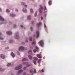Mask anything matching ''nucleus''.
Masks as SVG:
<instances>
[{
  "label": "nucleus",
  "mask_w": 75,
  "mask_h": 75,
  "mask_svg": "<svg viewBox=\"0 0 75 75\" xmlns=\"http://www.w3.org/2000/svg\"><path fill=\"white\" fill-rule=\"evenodd\" d=\"M22 67V65H20L18 67H16L15 68V69L16 70H18V69H21Z\"/></svg>",
  "instance_id": "obj_1"
},
{
  "label": "nucleus",
  "mask_w": 75,
  "mask_h": 75,
  "mask_svg": "<svg viewBox=\"0 0 75 75\" xmlns=\"http://www.w3.org/2000/svg\"><path fill=\"white\" fill-rule=\"evenodd\" d=\"M36 35H35V34H34L33 37H37V38H38V37H39V32L38 31H37L36 32Z\"/></svg>",
  "instance_id": "obj_2"
},
{
  "label": "nucleus",
  "mask_w": 75,
  "mask_h": 75,
  "mask_svg": "<svg viewBox=\"0 0 75 75\" xmlns=\"http://www.w3.org/2000/svg\"><path fill=\"white\" fill-rule=\"evenodd\" d=\"M40 8L39 9V11L40 13H41L42 11V10H43V8L42 6H40Z\"/></svg>",
  "instance_id": "obj_3"
},
{
  "label": "nucleus",
  "mask_w": 75,
  "mask_h": 75,
  "mask_svg": "<svg viewBox=\"0 0 75 75\" xmlns=\"http://www.w3.org/2000/svg\"><path fill=\"white\" fill-rule=\"evenodd\" d=\"M16 38L17 40L19 39V35L18 33H17L15 35Z\"/></svg>",
  "instance_id": "obj_4"
},
{
  "label": "nucleus",
  "mask_w": 75,
  "mask_h": 75,
  "mask_svg": "<svg viewBox=\"0 0 75 75\" xmlns=\"http://www.w3.org/2000/svg\"><path fill=\"white\" fill-rule=\"evenodd\" d=\"M24 47L23 46H21L19 48V51H21V50H24Z\"/></svg>",
  "instance_id": "obj_5"
},
{
  "label": "nucleus",
  "mask_w": 75,
  "mask_h": 75,
  "mask_svg": "<svg viewBox=\"0 0 75 75\" xmlns=\"http://www.w3.org/2000/svg\"><path fill=\"white\" fill-rule=\"evenodd\" d=\"M39 43L42 46L44 45V43H43V40H41L39 42Z\"/></svg>",
  "instance_id": "obj_6"
},
{
  "label": "nucleus",
  "mask_w": 75,
  "mask_h": 75,
  "mask_svg": "<svg viewBox=\"0 0 75 75\" xmlns=\"http://www.w3.org/2000/svg\"><path fill=\"white\" fill-rule=\"evenodd\" d=\"M0 57L2 59H4L5 58V56H4V55L3 54H1L0 55Z\"/></svg>",
  "instance_id": "obj_7"
},
{
  "label": "nucleus",
  "mask_w": 75,
  "mask_h": 75,
  "mask_svg": "<svg viewBox=\"0 0 75 75\" xmlns=\"http://www.w3.org/2000/svg\"><path fill=\"white\" fill-rule=\"evenodd\" d=\"M6 34L7 35H11L12 33L10 31H8L6 32Z\"/></svg>",
  "instance_id": "obj_8"
},
{
  "label": "nucleus",
  "mask_w": 75,
  "mask_h": 75,
  "mask_svg": "<svg viewBox=\"0 0 75 75\" xmlns=\"http://www.w3.org/2000/svg\"><path fill=\"white\" fill-rule=\"evenodd\" d=\"M37 56L39 58H41V54H37Z\"/></svg>",
  "instance_id": "obj_9"
},
{
  "label": "nucleus",
  "mask_w": 75,
  "mask_h": 75,
  "mask_svg": "<svg viewBox=\"0 0 75 75\" xmlns=\"http://www.w3.org/2000/svg\"><path fill=\"white\" fill-rule=\"evenodd\" d=\"M10 16L11 17H14L16 16V15L13 13H12L10 14Z\"/></svg>",
  "instance_id": "obj_10"
},
{
  "label": "nucleus",
  "mask_w": 75,
  "mask_h": 75,
  "mask_svg": "<svg viewBox=\"0 0 75 75\" xmlns=\"http://www.w3.org/2000/svg\"><path fill=\"white\" fill-rule=\"evenodd\" d=\"M21 5L23 6H25V7H27V6L25 5V4L24 2H22L21 3Z\"/></svg>",
  "instance_id": "obj_11"
},
{
  "label": "nucleus",
  "mask_w": 75,
  "mask_h": 75,
  "mask_svg": "<svg viewBox=\"0 0 75 75\" xmlns=\"http://www.w3.org/2000/svg\"><path fill=\"white\" fill-rule=\"evenodd\" d=\"M23 71V70H19L18 73V74H21V72H22Z\"/></svg>",
  "instance_id": "obj_12"
},
{
  "label": "nucleus",
  "mask_w": 75,
  "mask_h": 75,
  "mask_svg": "<svg viewBox=\"0 0 75 75\" xmlns=\"http://www.w3.org/2000/svg\"><path fill=\"white\" fill-rule=\"evenodd\" d=\"M0 20L1 21H4V19L1 16H0Z\"/></svg>",
  "instance_id": "obj_13"
},
{
  "label": "nucleus",
  "mask_w": 75,
  "mask_h": 75,
  "mask_svg": "<svg viewBox=\"0 0 75 75\" xmlns=\"http://www.w3.org/2000/svg\"><path fill=\"white\" fill-rule=\"evenodd\" d=\"M11 55L12 57H13V58H14V57H15V55H14V54L12 52L11 53Z\"/></svg>",
  "instance_id": "obj_14"
},
{
  "label": "nucleus",
  "mask_w": 75,
  "mask_h": 75,
  "mask_svg": "<svg viewBox=\"0 0 75 75\" xmlns=\"http://www.w3.org/2000/svg\"><path fill=\"white\" fill-rule=\"evenodd\" d=\"M36 43V42H35V41H34L32 43V45H35Z\"/></svg>",
  "instance_id": "obj_15"
},
{
  "label": "nucleus",
  "mask_w": 75,
  "mask_h": 75,
  "mask_svg": "<svg viewBox=\"0 0 75 75\" xmlns=\"http://www.w3.org/2000/svg\"><path fill=\"white\" fill-rule=\"evenodd\" d=\"M41 24H42V23H40L39 24H37V27H39V26H40Z\"/></svg>",
  "instance_id": "obj_16"
},
{
  "label": "nucleus",
  "mask_w": 75,
  "mask_h": 75,
  "mask_svg": "<svg viewBox=\"0 0 75 75\" xmlns=\"http://www.w3.org/2000/svg\"><path fill=\"white\" fill-rule=\"evenodd\" d=\"M28 60V59H27V58H24L22 60V62L25 61H27Z\"/></svg>",
  "instance_id": "obj_17"
},
{
  "label": "nucleus",
  "mask_w": 75,
  "mask_h": 75,
  "mask_svg": "<svg viewBox=\"0 0 75 75\" xmlns=\"http://www.w3.org/2000/svg\"><path fill=\"white\" fill-rule=\"evenodd\" d=\"M28 57L29 59H33V57H32L30 55H29V56H28Z\"/></svg>",
  "instance_id": "obj_18"
},
{
  "label": "nucleus",
  "mask_w": 75,
  "mask_h": 75,
  "mask_svg": "<svg viewBox=\"0 0 75 75\" xmlns=\"http://www.w3.org/2000/svg\"><path fill=\"white\" fill-rule=\"evenodd\" d=\"M29 40L30 41H31L33 40V38L31 37H30L29 38Z\"/></svg>",
  "instance_id": "obj_19"
},
{
  "label": "nucleus",
  "mask_w": 75,
  "mask_h": 75,
  "mask_svg": "<svg viewBox=\"0 0 75 75\" xmlns=\"http://www.w3.org/2000/svg\"><path fill=\"white\" fill-rule=\"evenodd\" d=\"M23 11L24 13H26L27 12V10L26 9L24 10V9H23Z\"/></svg>",
  "instance_id": "obj_20"
},
{
  "label": "nucleus",
  "mask_w": 75,
  "mask_h": 75,
  "mask_svg": "<svg viewBox=\"0 0 75 75\" xmlns=\"http://www.w3.org/2000/svg\"><path fill=\"white\" fill-rule=\"evenodd\" d=\"M30 13H33V9H31L30 10Z\"/></svg>",
  "instance_id": "obj_21"
},
{
  "label": "nucleus",
  "mask_w": 75,
  "mask_h": 75,
  "mask_svg": "<svg viewBox=\"0 0 75 75\" xmlns=\"http://www.w3.org/2000/svg\"><path fill=\"white\" fill-rule=\"evenodd\" d=\"M31 18V16H28V20H30Z\"/></svg>",
  "instance_id": "obj_22"
},
{
  "label": "nucleus",
  "mask_w": 75,
  "mask_h": 75,
  "mask_svg": "<svg viewBox=\"0 0 75 75\" xmlns=\"http://www.w3.org/2000/svg\"><path fill=\"white\" fill-rule=\"evenodd\" d=\"M52 2V1H49V5H51V4Z\"/></svg>",
  "instance_id": "obj_23"
},
{
  "label": "nucleus",
  "mask_w": 75,
  "mask_h": 75,
  "mask_svg": "<svg viewBox=\"0 0 75 75\" xmlns=\"http://www.w3.org/2000/svg\"><path fill=\"white\" fill-rule=\"evenodd\" d=\"M11 65V64L10 63H8L7 65V67H10V66Z\"/></svg>",
  "instance_id": "obj_24"
},
{
  "label": "nucleus",
  "mask_w": 75,
  "mask_h": 75,
  "mask_svg": "<svg viewBox=\"0 0 75 75\" xmlns=\"http://www.w3.org/2000/svg\"><path fill=\"white\" fill-rule=\"evenodd\" d=\"M37 12H36L35 13V17H37Z\"/></svg>",
  "instance_id": "obj_25"
},
{
  "label": "nucleus",
  "mask_w": 75,
  "mask_h": 75,
  "mask_svg": "<svg viewBox=\"0 0 75 75\" xmlns=\"http://www.w3.org/2000/svg\"><path fill=\"white\" fill-rule=\"evenodd\" d=\"M34 60H35V61H36V60H37V57H34Z\"/></svg>",
  "instance_id": "obj_26"
},
{
  "label": "nucleus",
  "mask_w": 75,
  "mask_h": 75,
  "mask_svg": "<svg viewBox=\"0 0 75 75\" xmlns=\"http://www.w3.org/2000/svg\"><path fill=\"white\" fill-rule=\"evenodd\" d=\"M41 61V59H40L38 62V63H40Z\"/></svg>",
  "instance_id": "obj_27"
},
{
  "label": "nucleus",
  "mask_w": 75,
  "mask_h": 75,
  "mask_svg": "<svg viewBox=\"0 0 75 75\" xmlns=\"http://www.w3.org/2000/svg\"><path fill=\"white\" fill-rule=\"evenodd\" d=\"M28 64L27 63H26V62H23V65H25L26 64Z\"/></svg>",
  "instance_id": "obj_28"
},
{
  "label": "nucleus",
  "mask_w": 75,
  "mask_h": 75,
  "mask_svg": "<svg viewBox=\"0 0 75 75\" xmlns=\"http://www.w3.org/2000/svg\"><path fill=\"white\" fill-rule=\"evenodd\" d=\"M28 53H29V54H31V53H32V52L31 51V50H29L28 51Z\"/></svg>",
  "instance_id": "obj_29"
},
{
  "label": "nucleus",
  "mask_w": 75,
  "mask_h": 75,
  "mask_svg": "<svg viewBox=\"0 0 75 75\" xmlns=\"http://www.w3.org/2000/svg\"><path fill=\"white\" fill-rule=\"evenodd\" d=\"M33 63L35 64V65H36V62L35 61H33Z\"/></svg>",
  "instance_id": "obj_30"
},
{
  "label": "nucleus",
  "mask_w": 75,
  "mask_h": 75,
  "mask_svg": "<svg viewBox=\"0 0 75 75\" xmlns=\"http://www.w3.org/2000/svg\"><path fill=\"white\" fill-rule=\"evenodd\" d=\"M6 12L7 13H9V12H10V11L8 9H6Z\"/></svg>",
  "instance_id": "obj_31"
},
{
  "label": "nucleus",
  "mask_w": 75,
  "mask_h": 75,
  "mask_svg": "<svg viewBox=\"0 0 75 75\" xmlns=\"http://www.w3.org/2000/svg\"><path fill=\"white\" fill-rule=\"evenodd\" d=\"M0 40H3V38L1 37H0Z\"/></svg>",
  "instance_id": "obj_32"
},
{
  "label": "nucleus",
  "mask_w": 75,
  "mask_h": 75,
  "mask_svg": "<svg viewBox=\"0 0 75 75\" xmlns=\"http://www.w3.org/2000/svg\"><path fill=\"white\" fill-rule=\"evenodd\" d=\"M9 42H10V43H11V42H13V40H11L9 41Z\"/></svg>",
  "instance_id": "obj_33"
},
{
  "label": "nucleus",
  "mask_w": 75,
  "mask_h": 75,
  "mask_svg": "<svg viewBox=\"0 0 75 75\" xmlns=\"http://www.w3.org/2000/svg\"><path fill=\"white\" fill-rule=\"evenodd\" d=\"M33 72L34 73H36L37 72H36V70L35 69L34 71H33Z\"/></svg>",
  "instance_id": "obj_34"
},
{
  "label": "nucleus",
  "mask_w": 75,
  "mask_h": 75,
  "mask_svg": "<svg viewBox=\"0 0 75 75\" xmlns=\"http://www.w3.org/2000/svg\"><path fill=\"white\" fill-rule=\"evenodd\" d=\"M36 49L37 50H38V48L37 47H36Z\"/></svg>",
  "instance_id": "obj_35"
},
{
  "label": "nucleus",
  "mask_w": 75,
  "mask_h": 75,
  "mask_svg": "<svg viewBox=\"0 0 75 75\" xmlns=\"http://www.w3.org/2000/svg\"><path fill=\"white\" fill-rule=\"evenodd\" d=\"M30 64H28L26 65V67H30Z\"/></svg>",
  "instance_id": "obj_36"
},
{
  "label": "nucleus",
  "mask_w": 75,
  "mask_h": 75,
  "mask_svg": "<svg viewBox=\"0 0 75 75\" xmlns=\"http://www.w3.org/2000/svg\"><path fill=\"white\" fill-rule=\"evenodd\" d=\"M30 73H33V70H31L30 71Z\"/></svg>",
  "instance_id": "obj_37"
},
{
  "label": "nucleus",
  "mask_w": 75,
  "mask_h": 75,
  "mask_svg": "<svg viewBox=\"0 0 75 75\" xmlns=\"http://www.w3.org/2000/svg\"><path fill=\"white\" fill-rule=\"evenodd\" d=\"M36 51H37V50H33L34 52H36Z\"/></svg>",
  "instance_id": "obj_38"
},
{
  "label": "nucleus",
  "mask_w": 75,
  "mask_h": 75,
  "mask_svg": "<svg viewBox=\"0 0 75 75\" xmlns=\"http://www.w3.org/2000/svg\"><path fill=\"white\" fill-rule=\"evenodd\" d=\"M41 71L42 72H44V71L43 69H42Z\"/></svg>",
  "instance_id": "obj_39"
},
{
  "label": "nucleus",
  "mask_w": 75,
  "mask_h": 75,
  "mask_svg": "<svg viewBox=\"0 0 75 75\" xmlns=\"http://www.w3.org/2000/svg\"><path fill=\"white\" fill-rule=\"evenodd\" d=\"M30 30H31V31H32V30H33V28L32 27H31L30 28Z\"/></svg>",
  "instance_id": "obj_40"
},
{
  "label": "nucleus",
  "mask_w": 75,
  "mask_h": 75,
  "mask_svg": "<svg viewBox=\"0 0 75 75\" xmlns=\"http://www.w3.org/2000/svg\"><path fill=\"white\" fill-rule=\"evenodd\" d=\"M13 27L14 28H16V25H14L13 26Z\"/></svg>",
  "instance_id": "obj_41"
},
{
  "label": "nucleus",
  "mask_w": 75,
  "mask_h": 75,
  "mask_svg": "<svg viewBox=\"0 0 75 75\" xmlns=\"http://www.w3.org/2000/svg\"><path fill=\"white\" fill-rule=\"evenodd\" d=\"M44 27L46 28V25H45V24H44Z\"/></svg>",
  "instance_id": "obj_42"
},
{
  "label": "nucleus",
  "mask_w": 75,
  "mask_h": 75,
  "mask_svg": "<svg viewBox=\"0 0 75 75\" xmlns=\"http://www.w3.org/2000/svg\"><path fill=\"white\" fill-rule=\"evenodd\" d=\"M23 69L24 70L26 69V67H24L23 68Z\"/></svg>",
  "instance_id": "obj_43"
},
{
  "label": "nucleus",
  "mask_w": 75,
  "mask_h": 75,
  "mask_svg": "<svg viewBox=\"0 0 75 75\" xmlns=\"http://www.w3.org/2000/svg\"><path fill=\"white\" fill-rule=\"evenodd\" d=\"M46 6H45V7L44 8V9H45V10H46Z\"/></svg>",
  "instance_id": "obj_44"
},
{
  "label": "nucleus",
  "mask_w": 75,
  "mask_h": 75,
  "mask_svg": "<svg viewBox=\"0 0 75 75\" xmlns=\"http://www.w3.org/2000/svg\"><path fill=\"white\" fill-rule=\"evenodd\" d=\"M16 12H17V11H18V9H16Z\"/></svg>",
  "instance_id": "obj_45"
},
{
  "label": "nucleus",
  "mask_w": 75,
  "mask_h": 75,
  "mask_svg": "<svg viewBox=\"0 0 75 75\" xmlns=\"http://www.w3.org/2000/svg\"><path fill=\"white\" fill-rule=\"evenodd\" d=\"M3 71V69H1L0 68V71Z\"/></svg>",
  "instance_id": "obj_46"
},
{
  "label": "nucleus",
  "mask_w": 75,
  "mask_h": 75,
  "mask_svg": "<svg viewBox=\"0 0 75 75\" xmlns=\"http://www.w3.org/2000/svg\"><path fill=\"white\" fill-rule=\"evenodd\" d=\"M41 20H43V18H42V17H41Z\"/></svg>",
  "instance_id": "obj_47"
},
{
  "label": "nucleus",
  "mask_w": 75,
  "mask_h": 75,
  "mask_svg": "<svg viewBox=\"0 0 75 75\" xmlns=\"http://www.w3.org/2000/svg\"><path fill=\"white\" fill-rule=\"evenodd\" d=\"M21 27L22 28H23V25H21Z\"/></svg>",
  "instance_id": "obj_48"
},
{
  "label": "nucleus",
  "mask_w": 75,
  "mask_h": 75,
  "mask_svg": "<svg viewBox=\"0 0 75 75\" xmlns=\"http://www.w3.org/2000/svg\"><path fill=\"white\" fill-rule=\"evenodd\" d=\"M25 42H28V40H26Z\"/></svg>",
  "instance_id": "obj_49"
},
{
  "label": "nucleus",
  "mask_w": 75,
  "mask_h": 75,
  "mask_svg": "<svg viewBox=\"0 0 75 75\" xmlns=\"http://www.w3.org/2000/svg\"><path fill=\"white\" fill-rule=\"evenodd\" d=\"M17 54L18 55H20V53H19L18 52L17 53Z\"/></svg>",
  "instance_id": "obj_50"
},
{
  "label": "nucleus",
  "mask_w": 75,
  "mask_h": 75,
  "mask_svg": "<svg viewBox=\"0 0 75 75\" xmlns=\"http://www.w3.org/2000/svg\"><path fill=\"white\" fill-rule=\"evenodd\" d=\"M0 11H1V9H0Z\"/></svg>",
  "instance_id": "obj_51"
},
{
  "label": "nucleus",
  "mask_w": 75,
  "mask_h": 75,
  "mask_svg": "<svg viewBox=\"0 0 75 75\" xmlns=\"http://www.w3.org/2000/svg\"><path fill=\"white\" fill-rule=\"evenodd\" d=\"M33 23H34V22H32V23L33 24Z\"/></svg>",
  "instance_id": "obj_52"
},
{
  "label": "nucleus",
  "mask_w": 75,
  "mask_h": 75,
  "mask_svg": "<svg viewBox=\"0 0 75 75\" xmlns=\"http://www.w3.org/2000/svg\"><path fill=\"white\" fill-rule=\"evenodd\" d=\"M0 35H1V33H0Z\"/></svg>",
  "instance_id": "obj_53"
},
{
  "label": "nucleus",
  "mask_w": 75,
  "mask_h": 75,
  "mask_svg": "<svg viewBox=\"0 0 75 75\" xmlns=\"http://www.w3.org/2000/svg\"><path fill=\"white\" fill-rule=\"evenodd\" d=\"M11 75H14L13 74H12Z\"/></svg>",
  "instance_id": "obj_54"
},
{
  "label": "nucleus",
  "mask_w": 75,
  "mask_h": 75,
  "mask_svg": "<svg viewBox=\"0 0 75 75\" xmlns=\"http://www.w3.org/2000/svg\"><path fill=\"white\" fill-rule=\"evenodd\" d=\"M30 48H31V47H30Z\"/></svg>",
  "instance_id": "obj_55"
},
{
  "label": "nucleus",
  "mask_w": 75,
  "mask_h": 75,
  "mask_svg": "<svg viewBox=\"0 0 75 75\" xmlns=\"http://www.w3.org/2000/svg\"><path fill=\"white\" fill-rule=\"evenodd\" d=\"M33 74H34V73H33Z\"/></svg>",
  "instance_id": "obj_56"
}]
</instances>
